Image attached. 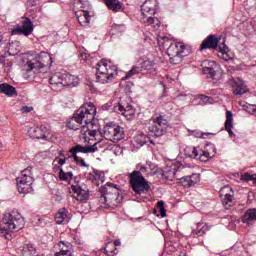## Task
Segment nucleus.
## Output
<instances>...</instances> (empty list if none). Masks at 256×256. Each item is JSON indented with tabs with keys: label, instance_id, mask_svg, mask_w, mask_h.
I'll return each instance as SVG.
<instances>
[{
	"label": "nucleus",
	"instance_id": "1",
	"mask_svg": "<svg viewBox=\"0 0 256 256\" xmlns=\"http://www.w3.org/2000/svg\"><path fill=\"white\" fill-rule=\"evenodd\" d=\"M95 113H97V109L93 103L84 104L72 117V121H75V123H78V125H75L73 122H69L67 124L68 128L72 129L73 131H78V129H81L80 133L82 135L88 134L90 137H95L97 132H100V135H103L97 120H95Z\"/></svg>",
	"mask_w": 256,
	"mask_h": 256
},
{
	"label": "nucleus",
	"instance_id": "2",
	"mask_svg": "<svg viewBox=\"0 0 256 256\" xmlns=\"http://www.w3.org/2000/svg\"><path fill=\"white\" fill-rule=\"evenodd\" d=\"M3 224L4 226L0 227V233L7 241H11V239H13L11 233L23 229V227H25V220L20 213L13 210L10 213L4 214Z\"/></svg>",
	"mask_w": 256,
	"mask_h": 256
},
{
	"label": "nucleus",
	"instance_id": "3",
	"mask_svg": "<svg viewBox=\"0 0 256 256\" xmlns=\"http://www.w3.org/2000/svg\"><path fill=\"white\" fill-rule=\"evenodd\" d=\"M117 67L107 60H100L96 64V81L105 85L106 83H111L117 75Z\"/></svg>",
	"mask_w": 256,
	"mask_h": 256
},
{
	"label": "nucleus",
	"instance_id": "4",
	"mask_svg": "<svg viewBox=\"0 0 256 256\" xmlns=\"http://www.w3.org/2000/svg\"><path fill=\"white\" fill-rule=\"evenodd\" d=\"M142 18L141 21L144 25H152L154 29L161 27V21L153 17L157 13V0H146L141 5Z\"/></svg>",
	"mask_w": 256,
	"mask_h": 256
},
{
	"label": "nucleus",
	"instance_id": "5",
	"mask_svg": "<svg viewBox=\"0 0 256 256\" xmlns=\"http://www.w3.org/2000/svg\"><path fill=\"white\" fill-rule=\"evenodd\" d=\"M190 53L191 49L183 42H171L167 49V55L170 57V63L172 65H179L183 61V58Z\"/></svg>",
	"mask_w": 256,
	"mask_h": 256
},
{
	"label": "nucleus",
	"instance_id": "6",
	"mask_svg": "<svg viewBox=\"0 0 256 256\" xmlns=\"http://www.w3.org/2000/svg\"><path fill=\"white\" fill-rule=\"evenodd\" d=\"M129 182L136 195H142V193H147L151 189L149 182L139 170H134L129 174Z\"/></svg>",
	"mask_w": 256,
	"mask_h": 256
},
{
	"label": "nucleus",
	"instance_id": "7",
	"mask_svg": "<svg viewBox=\"0 0 256 256\" xmlns=\"http://www.w3.org/2000/svg\"><path fill=\"white\" fill-rule=\"evenodd\" d=\"M33 167L28 166L26 169H24L20 176L17 177L16 183H17V189L19 193H22L24 195H27V193H32L33 191Z\"/></svg>",
	"mask_w": 256,
	"mask_h": 256
},
{
	"label": "nucleus",
	"instance_id": "8",
	"mask_svg": "<svg viewBox=\"0 0 256 256\" xmlns=\"http://www.w3.org/2000/svg\"><path fill=\"white\" fill-rule=\"evenodd\" d=\"M171 129L169 121L163 115H155L148 125V130L153 133L154 137H163Z\"/></svg>",
	"mask_w": 256,
	"mask_h": 256
},
{
	"label": "nucleus",
	"instance_id": "9",
	"mask_svg": "<svg viewBox=\"0 0 256 256\" xmlns=\"http://www.w3.org/2000/svg\"><path fill=\"white\" fill-rule=\"evenodd\" d=\"M102 134L104 139L112 141L113 143H117V141L125 139V132L123 131V128L112 122H109L104 126Z\"/></svg>",
	"mask_w": 256,
	"mask_h": 256
},
{
	"label": "nucleus",
	"instance_id": "10",
	"mask_svg": "<svg viewBox=\"0 0 256 256\" xmlns=\"http://www.w3.org/2000/svg\"><path fill=\"white\" fill-rule=\"evenodd\" d=\"M103 145H105L103 140H100L91 146H81L80 144H77L70 149L68 157H73L74 161H78L79 156H77V153H97L99 149H102Z\"/></svg>",
	"mask_w": 256,
	"mask_h": 256
},
{
	"label": "nucleus",
	"instance_id": "11",
	"mask_svg": "<svg viewBox=\"0 0 256 256\" xmlns=\"http://www.w3.org/2000/svg\"><path fill=\"white\" fill-rule=\"evenodd\" d=\"M100 193H104L110 205L119 203V187L113 183H107L106 186L100 188Z\"/></svg>",
	"mask_w": 256,
	"mask_h": 256
},
{
	"label": "nucleus",
	"instance_id": "12",
	"mask_svg": "<svg viewBox=\"0 0 256 256\" xmlns=\"http://www.w3.org/2000/svg\"><path fill=\"white\" fill-rule=\"evenodd\" d=\"M72 197L80 203H85L89 199V188L85 184H76L71 186Z\"/></svg>",
	"mask_w": 256,
	"mask_h": 256
},
{
	"label": "nucleus",
	"instance_id": "13",
	"mask_svg": "<svg viewBox=\"0 0 256 256\" xmlns=\"http://www.w3.org/2000/svg\"><path fill=\"white\" fill-rule=\"evenodd\" d=\"M220 196L222 198V205L225 209H231L233 207V188L230 186H224L220 189Z\"/></svg>",
	"mask_w": 256,
	"mask_h": 256
},
{
	"label": "nucleus",
	"instance_id": "14",
	"mask_svg": "<svg viewBox=\"0 0 256 256\" xmlns=\"http://www.w3.org/2000/svg\"><path fill=\"white\" fill-rule=\"evenodd\" d=\"M31 33H33V22L29 18L22 22V27L12 30V35H25V37H29Z\"/></svg>",
	"mask_w": 256,
	"mask_h": 256
},
{
	"label": "nucleus",
	"instance_id": "15",
	"mask_svg": "<svg viewBox=\"0 0 256 256\" xmlns=\"http://www.w3.org/2000/svg\"><path fill=\"white\" fill-rule=\"evenodd\" d=\"M201 67L204 75H209L210 79H215V76L217 75V72L215 71L217 63H215V61L204 60Z\"/></svg>",
	"mask_w": 256,
	"mask_h": 256
},
{
	"label": "nucleus",
	"instance_id": "16",
	"mask_svg": "<svg viewBox=\"0 0 256 256\" xmlns=\"http://www.w3.org/2000/svg\"><path fill=\"white\" fill-rule=\"evenodd\" d=\"M180 169H183L181 164L179 166L172 164L171 166H167L162 171V177L166 181H173L175 179V175H177V171H180Z\"/></svg>",
	"mask_w": 256,
	"mask_h": 256
},
{
	"label": "nucleus",
	"instance_id": "17",
	"mask_svg": "<svg viewBox=\"0 0 256 256\" xmlns=\"http://www.w3.org/2000/svg\"><path fill=\"white\" fill-rule=\"evenodd\" d=\"M219 47V38L215 35H209L200 45V51H205L206 49H217Z\"/></svg>",
	"mask_w": 256,
	"mask_h": 256
},
{
	"label": "nucleus",
	"instance_id": "18",
	"mask_svg": "<svg viewBox=\"0 0 256 256\" xmlns=\"http://www.w3.org/2000/svg\"><path fill=\"white\" fill-rule=\"evenodd\" d=\"M50 85H52V89L59 91L63 89L64 86V74L61 72H57L50 77Z\"/></svg>",
	"mask_w": 256,
	"mask_h": 256
},
{
	"label": "nucleus",
	"instance_id": "19",
	"mask_svg": "<svg viewBox=\"0 0 256 256\" xmlns=\"http://www.w3.org/2000/svg\"><path fill=\"white\" fill-rule=\"evenodd\" d=\"M32 139H47V128L43 126L32 127L28 130Z\"/></svg>",
	"mask_w": 256,
	"mask_h": 256
},
{
	"label": "nucleus",
	"instance_id": "20",
	"mask_svg": "<svg viewBox=\"0 0 256 256\" xmlns=\"http://www.w3.org/2000/svg\"><path fill=\"white\" fill-rule=\"evenodd\" d=\"M201 181V177L199 174H192L190 176H184L180 179L181 185H183L186 188L193 187L194 185H197Z\"/></svg>",
	"mask_w": 256,
	"mask_h": 256
},
{
	"label": "nucleus",
	"instance_id": "21",
	"mask_svg": "<svg viewBox=\"0 0 256 256\" xmlns=\"http://www.w3.org/2000/svg\"><path fill=\"white\" fill-rule=\"evenodd\" d=\"M60 251L55 254V256H69L73 255L71 251H73V245L69 242L62 241L59 243Z\"/></svg>",
	"mask_w": 256,
	"mask_h": 256
},
{
	"label": "nucleus",
	"instance_id": "22",
	"mask_svg": "<svg viewBox=\"0 0 256 256\" xmlns=\"http://www.w3.org/2000/svg\"><path fill=\"white\" fill-rule=\"evenodd\" d=\"M106 7L113 13H119L123 9V3L119 0H102Z\"/></svg>",
	"mask_w": 256,
	"mask_h": 256
},
{
	"label": "nucleus",
	"instance_id": "23",
	"mask_svg": "<svg viewBox=\"0 0 256 256\" xmlns=\"http://www.w3.org/2000/svg\"><path fill=\"white\" fill-rule=\"evenodd\" d=\"M67 208H61L55 215V221L58 225H65L69 223V216L67 215Z\"/></svg>",
	"mask_w": 256,
	"mask_h": 256
},
{
	"label": "nucleus",
	"instance_id": "24",
	"mask_svg": "<svg viewBox=\"0 0 256 256\" xmlns=\"http://www.w3.org/2000/svg\"><path fill=\"white\" fill-rule=\"evenodd\" d=\"M77 19L81 27H89V23L91 21V15H89V12L82 10L78 12Z\"/></svg>",
	"mask_w": 256,
	"mask_h": 256
},
{
	"label": "nucleus",
	"instance_id": "25",
	"mask_svg": "<svg viewBox=\"0 0 256 256\" xmlns=\"http://www.w3.org/2000/svg\"><path fill=\"white\" fill-rule=\"evenodd\" d=\"M256 221V208L248 209L242 216V223L246 225H251V223Z\"/></svg>",
	"mask_w": 256,
	"mask_h": 256
},
{
	"label": "nucleus",
	"instance_id": "26",
	"mask_svg": "<svg viewBox=\"0 0 256 256\" xmlns=\"http://www.w3.org/2000/svg\"><path fill=\"white\" fill-rule=\"evenodd\" d=\"M233 112L227 110L226 111V121H225V130L230 135V137H235V133H233Z\"/></svg>",
	"mask_w": 256,
	"mask_h": 256
},
{
	"label": "nucleus",
	"instance_id": "27",
	"mask_svg": "<svg viewBox=\"0 0 256 256\" xmlns=\"http://www.w3.org/2000/svg\"><path fill=\"white\" fill-rule=\"evenodd\" d=\"M232 91L234 95H244V93H247V87L243 81L238 80L232 85Z\"/></svg>",
	"mask_w": 256,
	"mask_h": 256
},
{
	"label": "nucleus",
	"instance_id": "28",
	"mask_svg": "<svg viewBox=\"0 0 256 256\" xmlns=\"http://www.w3.org/2000/svg\"><path fill=\"white\" fill-rule=\"evenodd\" d=\"M0 93H3L8 97H13V95H17V90L15 89V87L11 86L10 84L3 83V84H0Z\"/></svg>",
	"mask_w": 256,
	"mask_h": 256
},
{
	"label": "nucleus",
	"instance_id": "29",
	"mask_svg": "<svg viewBox=\"0 0 256 256\" xmlns=\"http://www.w3.org/2000/svg\"><path fill=\"white\" fill-rule=\"evenodd\" d=\"M79 85V78L71 74H64V87H76Z\"/></svg>",
	"mask_w": 256,
	"mask_h": 256
},
{
	"label": "nucleus",
	"instance_id": "30",
	"mask_svg": "<svg viewBox=\"0 0 256 256\" xmlns=\"http://www.w3.org/2000/svg\"><path fill=\"white\" fill-rule=\"evenodd\" d=\"M21 51V43L19 41L10 42L8 45V55L15 56L19 55Z\"/></svg>",
	"mask_w": 256,
	"mask_h": 256
},
{
	"label": "nucleus",
	"instance_id": "31",
	"mask_svg": "<svg viewBox=\"0 0 256 256\" xmlns=\"http://www.w3.org/2000/svg\"><path fill=\"white\" fill-rule=\"evenodd\" d=\"M38 61L44 66V67H51V63H53V58L49 53L47 52H41Z\"/></svg>",
	"mask_w": 256,
	"mask_h": 256
},
{
	"label": "nucleus",
	"instance_id": "32",
	"mask_svg": "<svg viewBox=\"0 0 256 256\" xmlns=\"http://www.w3.org/2000/svg\"><path fill=\"white\" fill-rule=\"evenodd\" d=\"M114 111L119 115H124L126 119H132L133 115H135V110L125 111L124 106H114Z\"/></svg>",
	"mask_w": 256,
	"mask_h": 256
},
{
	"label": "nucleus",
	"instance_id": "33",
	"mask_svg": "<svg viewBox=\"0 0 256 256\" xmlns=\"http://www.w3.org/2000/svg\"><path fill=\"white\" fill-rule=\"evenodd\" d=\"M140 65H141L140 71H151L155 69V61L151 59L143 60Z\"/></svg>",
	"mask_w": 256,
	"mask_h": 256
},
{
	"label": "nucleus",
	"instance_id": "34",
	"mask_svg": "<svg viewBox=\"0 0 256 256\" xmlns=\"http://www.w3.org/2000/svg\"><path fill=\"white\" fill-rule=\"evenodd\" d=\"M36 253H37V250L35 249V247L29 244L24 245L21 250L22 256H35Z\"/></svg>",
	"mask_w": 256,
	"mask_h": 256
},
{
	"label": "nucleus",
	"instance_id": "35",
	"mask_svg": "<svg viewBox=\"0 0 256 256\" xmlns=\"http://www.w3.org/2000/svg\"><path fill=\"white\" fill-rule=\"evenodd\" d=\"M184 153L187 157H190V159H197L199 157V152L197 151L196 147L188 146L184 149Z\"/></svg>",
	"mask_w": 256,
	"mask_h": 256
},
{
	"label": "nucleus",
	"instance_id": "36",
	"mask_svg": "<svg viewBox=\"0 0 256 256\" xmlns=\"http://www.w3.org/2000/svg\"><path fill=\"white\" fill-rule=\"evenodd\" d=\"M227 46L224 45L223 47H218V57H220V59H223L224 61H231V59H233L229 53H227Z\"/></svg>",
	"mask_w": 256,
	"mask_h": 256
},
{
	"label": "nucleus",
	"instance_id": "37",
	"mask_svg": "<svg viewBox=\"0 0 256 256\" xmlns=\"http://www.w3.org/2000/svg\"><path fill=\"white\" fill-rule=\"evenodd\" d=\"M149 141V137L145 134H138L134 137V142L138 147H143Z\"/></svg>",
	"mask_w": 256,
	"mask_h": 256
},
{
	"label": "nucleus",
	"instance_id": "38",
	"mask_svg": "<svg viewBox=\"0 0 256 256\" xmlns=\"http://www.w3.org/2000/svg\"><path fill=\"white\" fill-rule=\"evenodd\" d=\"M58 177L60 181L69 182L73 179V172H65L62 170V168H60Z\"/></svg>",
	"mask_w": 256,
	"mask_h": 256
},
{
	"label": "nucleus",
	"instance_id": "39",
	"mask_svg": "<svg viewBox=\"0 0 256 256\" xmlns=\"http://www.w3.org/2000/svg\"><path fill=\"white\" fill-rule=\"evenodd\" d=\"M104 255H106V256L117 255V248L115 246H113L112 243L106 244V247H104Z\"/></svg>",
	"mask_w": 256,
	"mask_h": 256
},
{
	"label": "nucleus",
	"instance_id": "40",
	"mask_svg": "<svg viewBox=\"0 0 256 256\" xmlns=\"http://www.w3.org/2000/svg\"><path fill=\"white\" fill-rule=\"evenodd\" d=\"M43 67L45 66H43L39 60L27 62V71H33V69L39 70L43 69Z\"/></svg>",
	"mask_w": 256,
	"mask_h": 256
},
{
	"label": "nucleus",
	"instance_id": "41",
	"mask_svg": "<svg viewBox=\"0 0 256 256\" xmlns=\"http://www.w3.org/2000/svg\"><path fill=\"white\" fill-rule=\"evenodd\" d=\"M137 73H141V68L132 67L131 70L126 73V77L122 78V81H127V79H130L133 75H137Z\"/></svg>",
	"mask_w": 256,
	"mask_h": 256
},
{
	"label": "nucleus",
	"instance_id": "42",
	"mask_svg": "<svg viewBox=\"0 0 256 256\" xmlns=\"http://www.w3.org/2000/svg\"><path fill=\"white\" fill-rule=\"evenodd\" d=\"M119 102L110 101L102 106L103 111H115Z\"/></svg>",
	"mask_w": 256,
	"mask_h": 256
},
{
	"label": "nucleus",
	"instance_id": "43",
	"mask_svg": "<svg viewBox=\"0 0 256 256\" xmlns=\"http://www.w3.org/2000/svg\"><path fill=\"white\" fill-rule=\"evenodd\" d=\"M99 203L100 207H111V203H109V200L107 199V196H105V193H101V196L99 197Z\"/></svg>",
	"mask_w": 256,
	"mask_h": 256
},
{
	"label": "nucleus",
	"instance_id": "44",
	"mask_svg": "<svg viewBox=\"0 0 256 256\" xmlns=\"http://www.w3.org/2000/svg\"><path fill=\"white\" fill-rule=\"evenodd\" d=\"M157 208L160 211L161 217H167V210L165 209V202H163V200H160L157 203Z\"/></svg>",
	"mask_w": 256,
	"mask_h": 256
},
{
	"label": "nucleus",
	"instance_id": "45",
	"mask_svg": "<svg viewBox=\"0 0 256 256\" xmlns=\"http://www.w3.org/2000/svg\"><path fill=\"white\" fill-rule=\"evenodd\" d=\"M240 179L241 181H255V174L251 175L246 172L241 176Z\"/></svg>",
	"mask_w": 256,
	"mask_h": 256
},
{
	"label": "nucleus",
	"instance_id": "46",
	"mask_svg": "<svg viewBox=\"0 0 256 256\" xmlns=\"http://www.w3.org/2000/svg\"><path fill=\"white\" fill-rule=\"evenodd\" d=\"M119 106L124 107V111H135V109H133L132 105L127 104L125 102H118L117 107H119Z\"/></svg>",
	"mask_w": 256,
	"mask_h": 256
},
{
	"label": "nucleus",
	"instance_id": "47",
	"mask_svg": "<svg viewBox=\"0 0 256 256\" xmlns=\"http://www.w3.org/2000/svg\"><path fill=\"white\" fill-rule=\"evenodd\" d=\"M207 231V227L202 226L200 229L193 230L194 235H198V237H201L202 235H205V232Z\"/></svg>",
	"mask_w": 256,
	"mask_h": 256
},
{
	"label": "nucleus",
	"instance_id": "48",
	"mask_svg": "<svg viewBox=\"0 0 256 256\" xmlns=\"http://www.w3.org/2000/svg\"><path fill=\"white\" fill-rule=\"evenodd\" d=\"M200 101H202L204 103V105H207V103H211V101H213V98L209 97V96H205L203 94H201L199 96Z\"/></svg>",
	"mask_w": 256,
	"mask_h": 256
},
{
	"label": "nucleus",
	"instance_id": "49",
	"mask_svg": "<svg viewBox=\"0 0 256 256\" xmlns=\"http://www.w3.org/2000/svg\"><path fill=\"white\" fill-rule=\"evenodd\" d=\"M76 165H79L80 167H89L87 163H85V160L78 156V160H74Z\"/></svg>",
	"mask_w": 256,
	"mask_h": 256
},
{
	"label": "nucleus",
	"instance_id": "50",
	"mask_svg": "<svg viewBox=\"0 0 256 256\" xmlns=\"http://www.w3.org/2000/svg\"><path fill=\"white\" fill-rule=\"evenodd\" d=\"M200 159L201 161H207V159H211V154L208 151H203Z\"/></svg>",
	"mask_w": 256,
	"mask_h": 256
},
{
	"label": "nucleus",
	"instance_id": "51",
	"mask_svg": "<svg viewBox=\"0 0 256 256\" xmlns=\"http://www.w3.org/2000/svg\"><path fill=\"white\" fill-rule=\"evenodd\" d=\"M131 87H133V82H128L125 86H124V91L125 93H133V91L131 90Z\"/></svg>",
	"mask_w": 256,
	"mask_h": 256
},
{
	"label": "nucleus",
	"instance_id": "52",
	"mask_svg": "<svg viewBox=\"0 0 256 256\" xmlns=\"http://www.w3.org/2000/svg\"><path fill=\"white\" fill-rule=\"evenodd\" d=\"M20 111L22 113H31V111H33V106H22Z\"/></svg>",
	"mask_w": 256,
	"mask_h": 256
},
{
	"label": "nucleus",
	"instance_id": "53",
	"mask_svg": "<svg viewBox=\"0 0 256 256\" xmlns=\"http://www.w3.org/2000/svg\"><path fill=\"white\" fill-rule=\"evenodd\" d=\"M250 113H256V105H249L248 107Z\"/></svg>",
	"mask_w": 256,
	"mask_h": 256
},
{
	"label": "nucleus",
	"instance_id": "54",
	"mask_svg": "<svg viewBox=\"0 0 256 256\" xmlns=\"http://www.w3.org/2000/svg\"><path fill=\"white\" fill-rule=\"evenodd\" d=\"M28 3L31 7H35V5H37V0H29Z\"/></svg>",
	"mask_w": 256,
	"mask_h": 256
},
{
	"label": "nucleus",
	"instance_id": "55",
	"mask_svg": "<svg viewBox=\"0 0 256 256\" xmlns=\"http://www.w3.org/2000/svg\"><path fill=\"white\" fill-rule=\"evenodd\" d=\"M140 170V173H147V167L146 166H141L140 168H139Z\"/></svg>",
	"mask_w": 256,
	"mask_h": 256
},
{
	"label": "nucleus",
	"instance_id": "56",
	"mask_svg": "<svg viewBox=\"0 0 256 256\" xmlns=\"http://www.w3.org/2000/svg\"><path fill=\"white\" fill-rule=\"evenodd\" d=\"M119 27L121 29H125V25H123V24H121V25L114 24L113 29H119Z\"/></svg>",
	"mask_w": 256,
	"mask_h": 256
},
{
	"label": "nucleus",
	"instance_id": "57",
	"mask_svg": "<svg viewBox=\"0 0 256 256\" xmlns=\"http://www.w3.org/2000/svg\"><path fill=\"white\" fill-rule=\"evenodd\" d=\"M58 163H59V165H61V166L65 165V163H66L65 158H60L59 161H58Z\"/></svg>",
	"mask_w": 256,
	"mask_h": 256
},
{
	"label": "nucleus",
	"instance_id": "58",
	"mask_svg": "<svg viewBox=\"0 0 256 256\" xmlns=\"http://www.w3.org/2000/svg\"><path fill=\"white\" fill-rule=\"evenodd\" d=\"M162 41H164V42H162V45H165V43L169 42L170 40L167 36H164V37H162Z\"/></svg>",
	"mask_w": 256,
	"mask_h": 256
},
{
	"label": "nucleus",
	"instance_id": "59",
	"mask_svg": "<svg viewBox=\"0 0 256 256\" xmlns=\"http://www.w3.org/2000/svg\"><path fill=\"white\" fill-rule=\"evenodd\" d=\"M1 45H5V39L0 35V47Z\"/></svg>",
	"mask_w": 256,
	"mask_h": 256
},
{
	"label": "nucleus",
	"instance_id": "60",
	"mask_svg": "<svg viewBox=\"0 0 256 256\" xmlns=\"http://www.w3.org/2000/svg\"><path fill=\"white\" fill-rule=\"evenodd\" d=\"M5 63V55H0V64Z\"/></svg>",
	"mask_w": 256,
	"mask_h": 256
},
{
	"label": "nucleus",
	"instance_id": "61",
	"mask_svg": "<svg viewBox=\"0 0 256 256\" xmlns=\"http://www.w3.org/2000/svg\"><path fill=\"white\" fill-rule=\"evenodd\" d=\"M119 245H121V242L115 241L114 244H113V247H119Z\"/></svg>",
	"mask_w": 256,
	"mask_h": 256
},
{
	"label": "nucleus",
	"instance_id": "62",
	"mask_svg": "<svg viewBox=\"0 0 256 256\" xmlns=\"http://www.w3.org/2000/svg\"><path fill=\"white\" fill-rule=\"evenodd\" d=\"M79 1V3H83V0H78Z\"/></svg>",
	"mask_w": 256,
	"mask_h": 256
},
{
	"label": "nucleus",
	"instance_id": "63",
	"mask_svg": "<svg viewBox=\"0 0 256 256\" xmlns=\"http://www.w3.org/2000/svg\"><path fill=\"white\" fill-rule=\"evenodd\" d=\"M201 225H203V224H198V227H201Z\"/></svg>",
	"mask_w": 256,
	"mask_h": 256
},
{
	"label": "nucleus",
	"instance_id": "64",
	"mask_svg": "<svg viewBox=\"0 0 256 256\" xmlns=\"http://www.w3.org/2000/svg\"><path fill=\"white\" fill-rule=\"evenodd\" d=\"M60 155H63V152H60Z\"/></svg>",
	"mask_w": 256,
	"mask_h": 256
}]
</instances>
